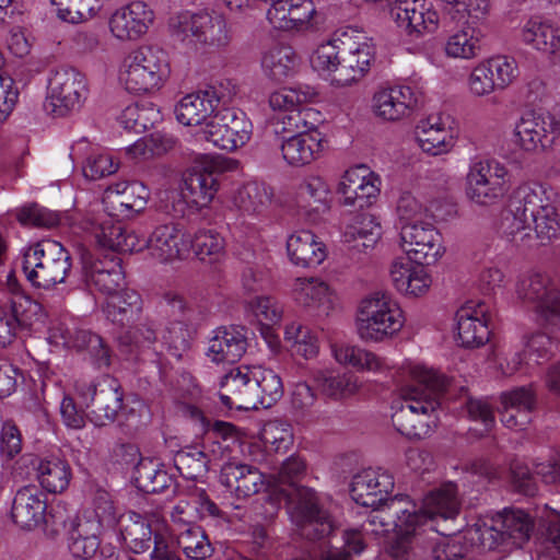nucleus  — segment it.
Segmentation results:
<instances>
[{
  "instance_id": "nucleus-30",
  "label": "nucleus",
  "mask_w": 560,
  "mask_h": 560,
  "mask_svg": "<svg viewBox=\"0 0 560 560\" xmlns=\"http://www.w3.org/2000/svg\"><path fill=\"white\" fill-rule=\"evenodd\" d=\"M67 545L72 557L79 560L92 559L101 545L102 529L86 517L77 515L65 522Z\"/></svg>"
},
{
  "instance_id": "nucleus-42",
  "label": "nucleus",
  "mask_w": 560,
  "mask_h": 560,
  "mask_svg": "<svg viewBox=\"0 0 560 560\" xmlns=\"http://www.w3.org/2000/svg\"><path fill=\"white\" fill-rule=\"evenodd\" d=\"M21 460L36 465L37 478L46 491L61 493L68 488L71 468L67 460L59 457L37 459L33 455L22 456Z\"/></svg>"
},
{
  "instance_id": "nucleus-19",
  "label": "nucleus",
  "mask_w": 560,
  "mask_h": 560,
  "mask_svg": "<svg viewBox=\"0 0 560 560\" xmlns=\"http://www.w3.org/2000/svg\"><path fill=\"white\" fill-rule=\"evenodd\" d=\"M154 20V11L148 3L132 1L112 14L109 28L120 40H137L148 33Z\"/></svg>"
},
{
  "instance_id": "nucleus-44",
  "label": "nucleus",
  "mask_w": 560,
  "mask_h": 560,
  "mask_svg": "<svg viewBox=\"0 0 560 560\" xmlns=\"http://www.w3.org/2000/svg\"><path fill=\"white\" fill-rule=\"evenodd\" d=\"M328 185L322 177L310 176L299 185L296 205L310 220H315L313 214L317 215L328 210Z\"/></svg>"
},
{
  "instance_id": "nucleus-16",
  "label": "nucleus",
  "mask_w": 560,
  "mask_h": 560,
  "mask_svg": "<svg viewBox=\"0 0 560 560\" xmlns=\"http://www.w3.org/2000/svg\"><path fill=\"white\" fill-rule=\"evenodd\" d=\"M516 294L546 320L560 317V291L547 275L535 271L523 275L516 284Z\"/></svg>"
},
{
  "instance_id": "nucleus-48",
  "label": "nucleus",
  "mask_w": 560,
  "mask_h": 560,
  "mask_svg": "<svg viewBox=\"0 0 560 560\" xmlns=\"http://www.w3.org/2000/svg\"><path fill=\"white\" fill-rule=\"evenodd\" d=\"M272 196L271 187L265 183L249 182L236 191L233 201L242 213L258 215L268 209Z\"/></svg>"
},
{
  "instance_id": "nucleus-52",
  "label": "nucleus",
  "mask_w": 560,
  "mask_h": 560,
  "mask_svg": "<svg viewBox=\"0 0 560 560\" xmlns=\"http://www.w3.org/2000/svg\"><path fill=\"white\" fill-rule=\"evenodd\" d=\"M161 120L159 108L149 102L128 105L119 115L118 121L126 130L144 132Z\"/></svg>"
},
{
  "instance_id": "nucleus-36",
  "label": "nucleus",
  "mask_w": 560,
  "mask_h": 560,
  "mask_svg": "<svg viewBox=\"0 0 560 560\" xmlns=\"http://www.w3.org/2000/svg\"><path fill=\"white\" fill-rule=\"evenodd\" d=\"M423 515L411 513L400 521L395 534L387 540L384 550L392 560H412L413 545L425 528L422 527Z\"/></svg>"
},
{
  "instance_id": "nucleus-39",
  "label": "nucleus",
  "mask_w": 560,
  "mask_h": 560,
  "mask_svg": "<svg viewBox=\"0 0 560 560\" xmlns=\"http://www.w3.org/2000/svg\"><path fill=\"white\" fill-rule=\"evenodd\" d=\"M220 480L237 498L254 495L265 486L264 474L258 468L237 463L225 464L222 467Z\"/></svg>"
},
{
  "instance_id": "nucleus-55",
  "label": "nucleus",
  "mask_w": 560,
  "mask_h": 560,
  "mask_svg": "<svg viewBox=\"0 0 560 560\" xmlns=\"http://www.w3.org/2000/svg\"><path fill=\"white\" fill-rule=\"evenodd\" d=\"M190 248L200 260L218 261L224 255V238L214 230H199L190 236Z\"/></svg>"
},
{
  "instance_id": "nucleus-57",
  "label": "nucleus",
  "mask_w": 560,
  "mask_h": 560,
  "mask_svg": "<svg viewBox=\"0 0 560 560\" xmlns=\"http://www.w3.org/2000/svg\"><path fill=\"white\" fill-rule=\"evenodd\" d=\"M342 30L337 31L334 37L322 45L315 50L311 62L315 70L328 72L332 74V81L337 84L338 69L341 63L342 49L339 40H337V34Z\"/></svg>"
},
{
  "instance_id": "nucleus-10",
  "label": "nucleus",
  "mask_w": 560,
  "mask_h": 560,
  "mask_svg": "<svg viewBox=\"0 0 560 560\" xmlns=\"http://www.w3.org/2000/svg\"><path fill=\"white\" fill-rule=\"evenodd\" d=\"M337 40L342 44L341 63L338 69L337 85L347 86L361 80L375 59V45L372 38L363 32L346 27L337 34Z\"/></svg>"
},
{
  "instance_id": "nucleus-63",
  "label": "nucleus",
  "mask_w": 560,
  "mask_h": 560,
  "mask_svg": "<svg viewBox=\"0 0 560 560\" xmlns=\"http://www.w3.org/2000/svg\"><path fill=\"white\" fill-rule=\"evenodd\" d=\"M261 440L273 452H285L293 444L292 425L283 420L268 421L261 430Z\"/></svg>"
},
{
  "instance_id": "nucleus-15",
  "label": "nucleus",
  "mask_w": 560,
  "mask_h": 560,
  "mask_svg": "<svg viewBox=\"0 0 560 560\" xmlns=\"http://www.w3.org/2000/svg\"><path fill=\"white\" fill-rule=\"evenodd\" d=\"M400 241L407 256L419 265L435 264L444 254L443 237L431 219L401 225Z\"/></svg>"
},
{
  "instance_id": "nucleus-51",
  "label": "nucleus",
  "mask_w": 560,
  "mask_h": 560,
  "mask_svg": "<svg viewBox=\"0 0 560 560\" xmlns=\"http://www.w3.org/2000/svg\"><path fill=\"white\" fill-rule=\"evenodd\" d=\"M332 353L340 364L351 365L359 370L378 372L388 366L384 358L357 346H335Z\"/></svg>"
},
{
  "instance_id": "nucleus-62",
  "label": "nucleus",
  "mask_w": 560,
  "mask_h": 560,
  "mask_svg": "<svg viewBox=\"0 0 560 560\" xmlns=\"http://www.w3.org/2000/svg\"><path fill=\"white\" fill-rule=\"evenodd\" d=\"M324 121L322 113L302 104L283 117L284 129L295 132H319L318 126Z\"/></svg>"
},
{
  "instance_id": "nucleus-41",
  "label": "nucleus",
  "mask_w": 560,
  "mask_h": 560,
  "mask_svg": "<svg viewBox=\"0 0 560 560\" xmlns=\"http://www.w3.org/2000/svg\"><path fill=\"white\" fill-rule=\"evenodd\" d=\"M287 250L290 260L301 267H317L326 257L325 245L307 230L290 235L287 241Z\"/></svg>"
},
{
  "instance_id": "nucleus-46",
  "label": "nucleus",
  "mask_w": 560,
  "mask_h": 560,
  "mask_svg": "<svg viewBox=\"0 0 560 560\" xmlns=\"http://www.w3.org/2000/svg\"><path fill=\"white\" fill-rule=\"evenodd\" d=\"M298 65L299 57L290 46H275L267 50L261 58L264 73L277 82L292 77Z\"/></svg>"
},
{
  "instance_id": "nucleus-2",
  "label": "nucleus",
  "mask_w": 560,
  "mask_h": 560,
  "mask_svg": "<svg viewBox=\"0 0 560 560\" xmlns=\"http://www.w3.org/2000/svg\"><path fill=\"white\" fill-rule=\"evenodd\" d=\"M306 470V460L300 455H291L283 460L275 477V491L287 501L290 518L300 535L316 540L329 535L332 524L328 513L319 506L313 489L300 486Z\"/></svg>"
},
{
  "instance_id": "nucleus-5",
  "label": "nucleus",
  "mask_w": 560,
  "mask_h": 560,
  "mask_svg": "<svg viewBox=\"0 0 560 560\" xmlns=\"http://www.w3.org/2000/svg\"><path fill=\"white\" fill-rule=\"evenodd\" d=\"M72 258L57 241L45 238L30 246L23 257V272L35 288L50 290L63 283L71 271Z\"/></svg>"
},
{
  "instance_id": "nucleus-6",
  "label": "nucleus",
  "mask_w": 560,
  "mask_h": 560,
  "mask_svg": "<svg viewBox=\"0 0 560 560\" xmlns=\"http://www.w3.org/2000/svg\"><path fill=\"white\" fill-rule=\"evenodd\" d=\"M404 323L402 310L387 293H372L359 304L355 326L364 341L381 342L392 339L401 330Z\"/></svg>"
},
{
  "instance_id": "nucleus-7",
  "label": "nucleus",
  "mask_w": 560,
  "mask_h": 560,
  "mask_svg": "<svg viewBox=\"0 0 560 560\" xmlns=\"http://www.w3.org/2000/svg\"><path fill=\"white\" fill-rule=\"evenodd\" d=\"M533 521L522 510H504L492 517L490 523L475 525L470 529L471 539L477 540L483 550L510 552L521 548L530 537Z\"/></svg>"
},
{
  "instance_id": "nucleus-17",
  "label": "nucleus",
  "mask_w": 560,
  "mask_h": 560,
  "mask_svg": "<svg viewBox=\"0 0 560 560\" xmlns=\"http://www.w3.org/2000/svg\"><path fill=\"white\" fill-rule=\"evenodd\" d=\"M83 272L86 284L107 299L118 292L125 279L121 260L116 254L83 256Z\"/></svg>"
},
{
  "instance_id": "nucleus-54",
  "label": "nucleus",
  "mask_w": 560,
  "mask_h": 560,
  "mask_svg": "<svg viewBox=\"0 0 560 560\" xmlns=\"http://www.w3.org/2000/svg\"><path fill=\"white\" fill-rule=\"evenodd\" d=\"M544 526L536 544V560H560V514L550 512Z\"/></svg>"
},
{
  "instance_id": "nucleus-53",
  "label": "nucleus",
  "mask_w": 560,
  "mask_h": 560,
  "mask_svg": "<svg viewBox=\"0 0 560 560\" xmlns=\"http://www.w3.org/2000/svg\"><path fill=\"white\" fill-rule=\"evenodd\" d=\"M481 34L471 27L451 35L445 43V54L451 58L472 59L481 51Z\"/></svg>"
},
{
  "instance_id": "nucleus-61",
  "label": "nucleus",
  "mask_w": 560,
  "mask_h": 560,
  "mask_svg": "<svg viewBox=\"0 0 560 560\" xmlns=\"http://www.w3.org/2000/svg\"><path fill=\"white\" fill-rule=\"evenodd\" d=\"M162 341L168 354L180 360L190 347V332L187 324L180 319H173L162 332Z\"/></svg>"
},
{
  "instance_id": "nucleus-40",
  "label": "nucleus",
  "mask_w": 560,
  "mask_h": 560,
  "mask_svg": "<svg viewBox=\"0 0 560 560\" xmlns=\"http://www.w3.org/2000/svg\"><path fill=\"white\" fill-rule=\"evenodd\" d=\"M93 234L97 245L102 249H110V254L140 252L145 247V243L135 231L112 220L102 222L94 229Z\"/></svg>"
},
{
  "instance_id": "nucleus-49",
  "label": "nucleus",
  "mask_w": 560,
  "mask_h": 560,
  "mask_svg": "<svg viewBox=\"0 0 560 560\" xmlns=\"http://www.w3.org/2000/svg\"><path fill=\"white\" fill-rule=\"evenodd\" d=\"M129 326V329L118 338L119 349L122 353L137 359L158 340V332L152 320H145L137 326Z\"/></svg>"
},
{
  "instance_id": "nucleus-34",
  "label": "nucleus",
  "mask_w": 560,
  "mask_h": 560,
  "mask_svg": "<svg viewBox=\"0 0 560 560\" xmlns=\"http://www.w3.org/2000/svg\"><path fill=\"white\" fill-rule=\"evenodd\" d=\"M120 538L127 549L133 553H143L154 545L153 529L147 515L128 511L118 517Z\"/></svg>"
},
{
  "instance_id": "nucleus-4",
  "label": "nucleus",
  "mask_w": 560,
  "mask_h": 560,
  "mask_svg": "<svg viewBox=\"0 0 560 560\" xmlns=\"http://www.w3.org/2000/svg\"><path fill=\"white\" fill-rule=\"evenodd\" d=\"M220 399L230 409L270 408L283 396L281 377L271 369L242 365L230 370L220 382Z\"/></svg>"
},
{
  "instance_id": "nucleus-37",
  "label": "nucleus",
  "mask_w": 560,
  "mask_h": 560,
  "mask_svg": "<svg viewBox=\"0 0 560 560\" xmlns=\"http://www.w3.org/2000/svg\"><path fill=\"white\" fill-rule=\"evenodd\" d=\"M280 149L283 160L289 165L305 166L320 156L323 137L320 132H294L293 136L282 140Z\"/></svg>"
},
{
  "instance_id": "nucleus-56",
  "label": "nucleus",
  "mask_w": 560,
  "mask_h": 560,
  "mask_svg": "<svg viewBox=\"0 0 560 560\" xmlns=\"http://www.w3.org/2000/svg\"><path fill=\"white\" fill-rule=\"evenodd\" d=\"M316 382L322 392L334 399L350 397L354 395L360 388L359 380L352 373H320L316 377Z\"/></svg>"
},
{
  "instance_id": "nucleus-47",
  "label": "nucleus",
  "mask_w": 560,
  "mask_h": 560,
  "mask_svg": "<svg viewBox=\"0 0 560 560\" xmlns=\"http://www.w3.org/2000/svg\"><path fill=\"white\" fill-rule=\"evenodd\" d=\"M132 479L136 487L145 493H160L170 488L173 482L163 466L153 458H140L135 467Z\"/></svg>"
},
{
  "instance_id": "nucleus-29",
  "label": "nucleus",
  "mask_w": 560,
  "mask_h": 560,
  "mask_svg": "<svg viewBox=\"0 0 560 560\" xmlns=\"http://www.w3.org/2000/svg\"><path fill=\"white\" fill-rule=\"evenodd\" d=\"M46 500L36 486L21 488L14 495L11 518L20 528L31 530L46 522Z\"/></svg>"
},
{
  "instance_id": "nucleus-59",
  "label": "nucleus",
  "mask_w": 560,
  "mask_h": 560,
  "mask_svg": "<svg viewBox=\"0 0 560 560\" xmlns=\"http://www.w3.org/2000/svg\"><path fill=\"white\" fill-rule=\"evenodd\" d=\"M285 341L290 343L293 353L302 355L305 359H313L317 355L319 346L317 338L311 330L296 323L285 327Z\"/></svg>"
},
{
  "instance_id": "nucleus-1",
  "label": "nucleus",
  "mask_w": 560,
  "mask_h": 560,
  "mask_svg": "<svg viewBox=\"0 0 560 560\" xmlns=\"http://www.w3.org/2000/svg\"><path fill=\"white\" fill-rule=\"evenodd\" d=\"M448 380L432 369L409 364L402 370V381L394 400L392 421L395 429L408 439H423L435 424L439 397Z\"/></svg>"
},
{
  "instance_id": "nucleus-50",
  "label": "nucleus",
  "mask_w": 560,
  "mask_h": 560,
  "mask_svg": "<svg viewBox=\"0 0 560 560\" xmlns=\"http://www.w3.org/2000/svg\"><path fill=\"white\" fill-rule=\"evenodd\" d=\"M176 530V544L188 559L205 560L212 556L214 549L200 526L195 524Z\"/></svg>"
},
{
  "instance_id": "nucleus-35",
  "label": "nucleus",
  "mask_w": 560,
  "mask_h": 560,
  "mask_svg": "<svg viewBox=\"0 0 560 560\" xmlns=\"http://www.w3.org/2000/svg\"><path fill=\"white\" fill-rule=\"evenodd\" d=\"M460 509L457 486L453 482L443 483L441 487L430 491L423 499L421 510L417 514L423 515L422 527L429 525V521L435 517L454 520Z\"/></svg>"
},
{
  "instance_id": "nucleus-33",
  "label": "nucleus",
  "mask_w": 560,
  "mask_h": 560,
  "mask_svg": "<svg viewBox=\"0 0 560 560\" xmlns=\"http://www.w3.org/2000/svg\"><path fill=\"white\" fill-rule=\"evenodd\" d=\"M294 299L315 317H326L334 308L332 294L328 284L317 278L296 279Z\"/></svg>"
},
{
  "instance_id": "nucleus-64",
  "label": "nucleus",
  "mask_w": 560,
  "mask_h": 560,
  "mask_svg": "<svg viewBox=\"0 0 560 560\" xmlns=\"http://www.w3.org/2000/svg\"><path fill=\"white\" fill-rule=\"evenodd\" d=\"M81 516L86 517L89 522L98 524L102 530L118 525L116 508L110 494L105 490L96 491L92 512L84 513Z\"/></svg>"
},
{
  "instance_id": "nucleus-28",
  "label": "nucleus",
  "mask_w": 560,
  "mask_h": 560,
  "mask_svg": "<svg viewBox=\"0 0 560 560\" xmlns=\"http://www.w3.org/2000/svg\"><path fill=\"white\" fill-rule=\"evenodd\" d=\"M316 13L312 0H276L267 11L269 23L277 30H305Z\"/></svg>"
},
{
  "instance_id": "nucleus-22",
  "label": "nucleus",
  "mask_w": 560,
  "mask_h": 560,
  "mask_svg": "<svg viewBox=\"0 0 560 560\" xmlns=\"http://www.w3.org/2000/svg\"><path fill=\"white\" fill-rule=\"evenodd\" d=\"M420 103V93L408 85L381 89L373 95V110L385 120H399L409 116Z\"/></svg>"
},
{
  "instance_id": "nucleus-23",
  "label": "nucleus",
  "mask_w": 560,
  "mask_h": 560,
  "mask_svg": "<svg viewBox=\"0 0 560 560\" xmlns=\"http://www.w3.org/2000/svg\"><path fill=\"white\" fill-rule=\"evenodd\" d=\"M142 240L151 256L162 262L182 259L190 249V235L174 222L158 225L149 238Z\"/></svg>"
},
{
  "instance_id": "nucleus-21",
  "label": "nucleus",
  "mask_w": 560,
  "mask_h": 560,
  "mask_svg": "<svg viewBox=\"0 0 560 560\" xmlns=\"http://www.w3.org/2000/svg\"><path fill=\"white\" fill-rule=\"evenodd\" d=\"M225 95L217 88L209 86L185 95L175 106V116L184 126L205 127L219 104L225 102Z\"/></svg>"
},
{
  "instance_id": "nucleus-12",
  "label": "nucleus",
  "mask_w": 560,
  "mask_h": 560,
  "mask_svg": "<svg viewBox=\"0 0 560 560\" xmlns=\"http://www.w3.org/2000/svg\"><path fill=\"white\" fill-rule=\"evenodd\" d=\"M88 96V84L83 73L72 67H58L51 70L46 108L56 116H66L77 110Z\"/></svg>"
},
{
  "instance_id": "nucleus-18",
  "label": "nucleus",
  "mask_w": 560,
  "mask_h": 560,
  "mask_svg": "<svg viewBox=\"0 0 560 560\" xmlns=\"http://www.w3.org/2000/svg\"><path fill=\"white\" fill-rule=\"evenodd\" d=\"M149 198L150 190L144 184L120 182L105 189L103 205L109 217L130 219L145 209Z\"/></svg>"
},
{
  "instance_id": "nucleus-45",
  "label": "nucleus",
  "mask_w": 560,
  "mask_h": 560,
  "mask_svg": "<svg viewBox=\"0 0 560 560\" xmlns=\"http://www.w3.org/2000/svg\"><path fill=\"white\" fill-rule=\"evenodd\" d=\"M143 310L141 295L133 290L117 292L107 299V317L115 324L132 325L140 319Z\"/></svg>"
},
{
  "instance_id": "nucleus-8",
  "label": "nucleus",
  "mask_w": 560,
  "mask_h": 560,
  "mask_svg": "<svg viewBox=\"0 0 560 560\" xmlns=\"http://www.w3.org/2000/svg\"><path fill=\"white\" fill-rule=\"evenodd\" d=\"M170 74L166 52L153 46H142L127 59L120 80L130 93L142 94L160 90Z\"/></svg>"
},
{
  "instance_id": "nucleus-43",
  "label": "nucleus",
  "mask_w": 560,
  "mask_h": 560,
  "mask_svg": "<svg viewBox=\"0 0 560 560\" xmlns=\"http://www.w3.org/2000/svg\"><path fill=\"white\" fill-rule=\"evenodd\" d=\"M218 190L214 175L206 171H189L184 175L180 196L184 201L196 208L207 207Z\"/></svg>"
},
{
  "instance_id": "nucleus-25",
  "label": "nucleus",
  "mask_w": 560,
  "mask_h": 560,
  "mask_svg": "<svg viewBox=\"0 0 560 560\" xmlns=\"http://www.w3.org/2000/svg\"><path fill=\"white\" fill-rule=\"evenodd\" d=\"M488 308L483 302L469 301L455 315L457 340L460 346L476 348L489 339L486 314Z\"/></svg>"
},
{
  "instance_id": "nucleus-38",
  "label": "nucleus",
  "mask_w": 560,
  "mask_h": 560,
  "mask_svg": "<svg viewBox=\"0 0 560 560\" xmlns=\"http://www.w3.org/2000/svg\"><path fill=\"white\" fill-rule=\"evenodd\" d=\"M416 138L423 152L430 155L445 154L454 147V137L442 116L431 115L416 128Z\"/></svg>"
},
{
  "instance_id": "nucleus-11",
  "label": "nucleus",
  "mask_w": 560,
  "mask_h": 560,
  "mask_svg": "<svg viewBox=\"0 0 560 560\" xmlns=\"http://www.w3.org/2000/svg\"><path fill=\"white\" fill-rule=\"evenodd\" d=\"M171 28L173 36L186 44L222 47L230 42L226 22L220 14L185 12L172 22Z\"/></svg>"
},
{
  "instance_id": "nucleus-58",
  "label": "nucleus",
  "mask_w": 560,
  "mask_h": 560,
  "mask_svg": "<svg viewBox=\"0 0 560 560\" xmlns=\"http://www.w3.org/2000/svg\"><path fill=\"white\" fill-rule=\"evenodd\" d=\"M174 465L184 478L190 480H197L208 471L207 456L197 447H187L177 452L174 456Z\"/></svg>"
},
{
  "instance_id": "nucleus-20",
  "label": "nucleus",
  "mask_w": 560,
  "mask_h": 560,
  "mask_svg": "<svg viewBox=\"0 0 560 560\" xmlns=\"http://www.w3.org/2000/svg\"><path fill=\"white\" fill-rule=\"evenodd\" d=\"M393 476L381 468L363 469L355 474L350 486L353 501L362 506L375 508L388 502L394 489Z\"/></svg>"
},
{
  "instance_id": "nucleus-24",
  "label": "nucleus",
  "mask_w": 560,
  "mask_h": 560,
  "mask_svg": "<svg viewBox=\"0 0 560 560\" xmlns=\"http://www.w3.org/2000/svg\"><path fill=\"white\" fill-rule=\"evenodd\" d=\"M380 178L365 166L347 171L339 184L342 203L358 209L370 207L380 194Z\"/></svg>"
},
{
  "instance_id": "nucleus-13",
  "label": "nucleus",
  "mask_w": 560,
  "mask_h": 560,
  "mask_svg": "<svg viewBox=\"0 0 560 560\" xmlns=\"http://www.w3.org/2000/svg\"><path fill=\"white\" fill-rule=\"evenodd\" d=\"M208 121L200 129L202 138L226 151L245 145L253 132V125L246 114L236 108L219 109Z\"/></svg>"
},
{
  "instance_id": "nucleus-32",
  "label": "nucleus",
  "mask_w": 560,
  "mask_h": 560,
  "mask_svg": "<svg viewBox=\"0 0 560 560\" xmlns=\"http://www.w3.org/2000/svg\"><path fill=\"white\" fill-rule=\"evenodd\" d=\"M247 349L245 328L241 326H221L213 331L209 340L208 357L217 363H235Z\"/></svg>"
},
{
  "instance_id": "nucleus-9",
  "label": "nucleus",
  "mask_w": 560,
  "mask_h": 560,
  "mask_svg": "<svg viewBox=\"0 0 560 560\" xmlns=\"http://www.w3.org/2000/svg\"><path fill=\"white\" fill-rule=\"evenodd\" d=\"M78 395L82 398L92 423L104 427L117 420L124 408V389L120 382L108 374L95 382L77 385Z\"/></svg>"
},
{
  "instance_id": "nucleus-60",
  "label": "nucleus",
  "mask_w": 560,
  "mask_h": 560,
  "mask_svg": "<svg viewBox=\"0 0 560 560\" xmlns=\"http://www.w3.org/2000/svg\"><path fill=\"white\" fill-rule=\"evenodd\" d=\"M317 97V92L310 86L281 89L270 94L269 105L273 110L291 113L302 104L312 102Z\"/></svg>"
},
{
  "instance_id": "nucleus-27",
  "label": "nucleus",
  "mask_w": 560,
  "mask_h": 560,
  "mask_svg": "<svg viewBox=\"0 0 560 560\" xmlns=\"http://www.w3.org/2000/svg\"><path fill=\"white\" fill-rule=\"evenodd\" d=\"M416 513L415 504L407 497L395 495L388 502L373 508L366 521L362 524V530L366 535L382 536L396 530L407 514Z\"/></svg>"
},
{
  "instance_id": "nucleus-14",
  "label": "nucleus",
  "mask_w": 560,
  "mask_h": 560,
  "mask_svg": "<svg viewBox=\"0 0 560 560\" xmlns=\"http://www.w3.org/2000/svg\"><path fill=\"white\" fill-rule=\"evenodd\" d=\"M508 170L495 160H476L466 176L467 197L478 205H491L508 190Z\"/></svg>"
},
{
  "instance_id": "nucleus-31",
  "label": "nucleus",
  "mask_w": 560,
  "mask_h": 560,
  "mask_svg": "<svg viewBox=\"0 0 560 560\" xmlns=\"http://www.w3.org/2000/svg\"><path fill=\"white\" fill-rule=\"evenodd\" d=\"M515 136L526 151L551 145L555 139V120L549 114L525 113L515 127Z\"/></svg>"
},
{
  "instance_id": "nucleus-3",
  "label": "nucleus",
  "mask_w": 560,
  "mask_h": 560,
  "mask_svg": "<svg viewBox=\"0 0 560 560\" xmlns=\"http://www.w3.org/2000/svg\"><path fill=\"white\" fill-rule=\"evenodd\" d=\"M503 228L516 243L529 237L532 231L549 241L560 235V207L541 184H523L510 198Z\"/></svg>"
},
{
  "instance_id": "nucleus-26",
  "label": "nucleus",
  "mask_w": 560,
  "mask_h": 560,
  "mask_svg": "<svg viewBox=\"0 0 560 560\" xmlns=\"http://www.w3.org/2000/svg\"><path fill=\"white\" fill-rule=\"evenodd\" d=\"M56 331L58 334H55L54 337H60L65 347L77 351H86L91 362L97 369L110 366L112 350L101 336L86 329L63 325L57 327Z\"/></svg>"
}]
</instances>
